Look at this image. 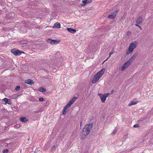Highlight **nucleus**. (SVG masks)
<instances>
[{"mask_svg":"<svg viewBox=\"0 0 153 153\" xmlns=\"http://www.w3.org/2000/svg\"><path fill=\"white\" fill-rule=\"evenodd\" d=\"M20 89V87L19 86H16L15 88V90L16 91H18Z\"/></svg>","mask_w":153,"mask_h":153,"instance_id":"28","label":"nucleus"},{"mask_svg":"<svg viewBox=\"0 0 153 153\" xmlns=\"http://www.w3.org/2000/svg\"><path fill=\"white\" fill-rule=\"evenodd\" d=\"M35 101V99H34V100H33V101Z\"/></svg>","mask_w":153,"mask_h":153,"instance_id":"39","label":"nucleus"},{"mask_svg":"<svg viewBox=\"0 0 153 153\" xmlns=\"http://www.w3.org/2000/svg\"><path fill=\"white\" fill-rule=\"evenodd\" d=\"M137 45V42L136 41L132 42L130 45L128 51L126 52V54L128 55L131 53L136 48Z\"/></svg>","mask_w":153,"mask_h":153,"instance_id":"3","label":"nucleus"},{"mask_svg":"<svg viewBox=\"0 0 153 153\" xmlns=\"http://www.w3.org/2000/svg\"><path fill=\"white\" fill-rule=\"evenodd\" d=\"M47 42L51 45H56L59 43L60 41L58 39H48L46 40Z\"/></svg>","mask_w":153,"mask_h":153,"instance_id":"5","label":"nucleus"},{"mask_svg":"<svg viewBox=\"0 0 153 153\" xmlns=\"http://www.w3.org/2000/svg\"><path fill=\"white\" fill-rule=\"evenodd\" d=\"M82 121H81V122H80V126H81V125H82Z\"/></svg>","mask_w":153,"mask_h":153,"instance_id":"38","label":"nucleus"},{"mask_svg":"<svg viewBox=\"0 0 153 153\" xmlns=\"http://www.w3.org/2000/svg\"><path fill=\"white\" fill-rule=\"evenodd\" d=\"M52 27L53 28H59L60 27V24L59 23L57 22Z\"/></svg>","mask_w":153,"mask_h":153,"instance_id":"15","label":"nucleus"},{"mask_svg":"<svg viewBox=\"0 0 153 153\" xmlns=\"http://www.w3.org/2000/svg\"><path fill=\"white\" fill-rule=\"evenodd\" d=\"M98 95L100 96L102 102H104L106 98L105 95L104 94H98Z\"/></svg>","mask_w":153,"mask_h":153,"instance_id":"9","label":"nucleus"},{"mask_svg":"<svg viewBox=\"0 0 153 153\" xmlns=\"http://www.w3.org/2000/svg\"><path fill=\"white\" fill-rule=\"evenodd\" d=\"M8 152V150L7 149H5L3 150V152L4 153H7Z\"/></svg>","mask_w":153,"mask_h":153,"instance_id":"31","label":"nucleus"},{"mask_svg":"<svg viewBox=\"0 0 153 153\" xmlns=\"http://www.w3.org/2000/svg\"><path fill=\"white\" fill-rule=\"evenodd\" d=\"M25 82L27 84L32 85L34 83L33 80L31 79H28L25 81Z\"/></svg>","mask_w":153,"mask_h":153,"instance_id":"14","label":"nucleus"},{"mask_svg":"<svg viewBox=\"0 0 153 153\" xmlns=\"http://www.w3.org/2000/svg\"><path fill=\"white\" fill-rule=\"evenodd\" d=\"M20 120L23 122H25L28 120V119H27L25 117H21L19 118Z\"/></svg>","mask_w":153,"mask_h":153,"instance_id":"17","label":"nucleus"},{"mask_svg":"<svg viewBox=\"0 0 153 153\" xmlns=\"http://www.w3.org/2000/svg\"><path fill=\"white\" fill-rule=\"evenodd\" d=\"M2 101L3 102V103L4 104H8L9 105H11L12 104V102L10 99L6 98L3 99Z\"/></svg>","mask_w":153,"mask_h":153,"instance_id":"8","label":"nucleus"},{"mask_svg":"<svg viewBox=\"0 0 153 153\" xmlns=\"http://www.w3.org/2000/svg\"><path fill=\"white\" fill-rule=\"evenodd\" d=\"M140 126V125L139 124H136L134 125L133 127L134 128H137Z\"/></svg>","mask_w":153,"mask_h":153,"instance_id":"30","label":"nucleus"},{"mask_svg":"<svg viewBox=\"0 0 153 153\" xmlns=\"http://www.w3.org/2000/svg\"><path fill=\"white\" fill-rule=\"evenodd\" d=\"M138 101H131V102L128 104V106H131L132 105H134L136 104L138 102Z\"/></svg>","mask_w":153,"mask_h":153,"instance_id":"18","label":"nucleus"},{"mask_svg":"<svg viewBox=\"0 0 153 153\" xmlns=\"http://www.w3.org/2000/svg\"><path fill=\"white\" fill-rule=\"evenodd\" d=\"M26 41H23L20 42V44L22 45L23 46H24V45H25L26 44Z\"/></svg>","mask_w":153,"mask_h":153,"instance_id":"22","label":"nucleus"},{"mask_svg":"<svg viewBox=\"0 0 153 153\" xmlns=\"http://www.w3.org/2000/svg\"><path fill=\"white\" fill-rule=\"evenodd\" d=\"M16 127H18V128L19 127V126H20L19 125V124L16 125Z\"/></svg>","mask_w":153,"mask_h":153,"instance_id":"34","label":"nucleus"},{"mask_svg":"<svg viewBox=\"0 0 153 153\" xmlns=\"http://www.w3.org/2000/svg\"><path fill=\"white\" fill-rule=\"evenodd\" d=\"M113 53L112 52H110L109 53V57H110V56H111V55L113 54Z\"/></svg>","mask_w":153,"mask_h":153,"instance_id":"33","label":"nucleus"},{"mask_svg":"<svg viewBox=\"0 0 153 153\" xmlns=\"http://www.w3.org/2000/svg\"><path fill=\"white\" fill-rule=\"evenodd\" d=\"M68 110V108L65 106L62 111V114L64 115L65 114Z\"/></svg>","mask_w":153,"mask_h":153,"instance_id":"19","label":"nucleus"},{"mask_svg":"<svg viewBox=\"0 0 153 153\" xmlns=\"http://www.w3.org/2000/svg\"><path fill=\"white\" fill-rule=\"evenodd\" d=\"M92 1H82V3H80V4L82 6L85 5L87 4L90 3Z\"/></svg>","mask_w":153,"mask_h":153,"instance_id":"12","label":"nucleus"},{"mask_svg":"<svg viewBox=\"0 0 153 153\" xmlns=\"http://www.w3.org/2000/svg\"><path fill=\"white\" fill-rule=\"evenodd\" d=\"M126 68H127V67L125 66L124 65H123L122 66L121 68V70L122 71L124 70Z\"/></svg>","mask_w":153,"mask_h":153,"instance_id":"23","label":"nucleus"},{"mask_svg":"<svg viewBox=\"0 0 153 153\" xmlns=\"http://www.w3.org/2000/svg\"><path fill=\"white\" fill-rule=\"evenodd\" d=\"M93 126V123L86 125L83 129L82 132L80 134L81 139H84L89 134Z\"/></svg>","mask_w":153,"mask_h":153,"instance_id":"1","label":"nucleus"},{"mask_svg":"<svg viewBox=\"0 0 153 153\" xmlns=\"http://www.w3.org/2000/svg\"><path fill=\"white\" fill-rule=\"evenodd\" d=\"M138 25V24H135V25L138 27H139V25Z\"/></svg>","mask_w":153,"mask_h":153,"instance_id":"36","label":"nucleus"},{"mask_svg":"<svg viewBox=\"0 0 153 153\" xmlns=\"http://www.w3.org/2000/svg\"><path fill=\"white\" fill-rule=\"evenodd\" d=\"M39 91L41 92H45L46 91V90L43 87L39 88Z\"/></svg>","mask_w":153,"mask_h":153,"instance_id":"21","label":"nucleus"},{"mask_svg":"<svg viewBox=\"0 0 153 153\" xmlns=\"http://www.w3.org/2000/svg\"><path fill=\"white\" fill-rule=\"evenodd\" d=\"M11 52L15 56L20 55L22 53H25L24 52L21 51L15 48L12 49L11 50Z\"/></svg>","mask_w":153,"mask_h":153,"instance_id":"4","label":"nucleus"},{"mask_svg":"<svg viewBox=\"0 0 153 153\" xmlns=\"http://www.w3.org/2000/svg\"><path fill=\"white\" fill-rule=\"evenodd\" d=\"M114 91V90H112L111 91V94H112V93H113V92Z\"/></svg>","mask_w":153,"mask_h":153,"instance_id":"37","label":"nucleus"},{"mask_svg":"<svg viewBox=\"0 0 153 153\" xmlns=\"http://www.w3.org/2000/svg\"><path fill=\"white\" fill-rule=\"evenodd\" d=\"M56 146L55 145H53V146H52L51 149V151L52 152L53 150H54L55 149V148Z\"/></svg>","mask_w":153,"mask_h":153,"instance_id":"25","label":"nucleus"},{"mask_svg":"<svg viewBox=\"0 0 153 153\" xmlns=\"http://www.w3.org/2000/svg\"><path fill=\"white\" fill-rule=\"evenodd\" d=\"M71 105L69 103V102H68L67 104L66 105H65V106L68 108H69V107H70V106H71Z\"/></svg>","mask_w":153,"mask_h":153,"instance_id":"27","label":"nucleus"},{"mask_svg":"<svg viewBox=\"0 0 153 153\" xmlns=\"http://www.w3.org/2000/svg\"><path fill=\"white\" fill-rule=\"evenodd\" d=\"M77 98V97H74L69 102V103L71 105H72L73 103L76 100Z\"/></svg>","mask_w":153,"mask_h":153,"instance_id":"16","label":"nucleus"},{"mask_svg":"<svg viewBox=\"0 0 153 153\" xmlns=\"http://www.w3.org/2000/svg\"><path fill=\"white\" fill-rule=\"evenodd\" d=\"M105 96L106 97V98L110 94L109 93H107V94H104Z\"/></svg>","mask_w":153,"mask_h":153,"instance_id":"32","label":"nucleus"},{"mask_svg":"<svg viewBox=\"0 0 153 153\" xmlns=\"http://www.w3.org/2000/svg\"><path fill=\"white\" fill-rule=\"evenodd\" d=\"M138 27L139 28H140L141 30H142V28H141V27L140 26H139V27Z\"/></svg>","mask_w":153,"mask_h":153,"instance_id":"35","label":"nucleus"},{"mask_svg":"<svg viewBox=\"0 0 153 153\" xmlns=\"http://www.w3.org/2000/svg\"><path fill=\"white\" fill-rule=\"evenodd\" d=\"M138 53H135L129 59L128 61H129V62L131 63L132 62L134 59H135V57L137 55Z\"/></svg>","mask_w":153,"mask_h":153,"instance_id":"11","label":"nucleus"},{"mask_svg":"<svg viewBox=\"0 0 153 153\" xmlns=\"http://www.w3.org/2000/svg\"><path fill=\"white\" fill-rule=\"evenodd\" d=\"M131 64V62H129V61H128L127 62H126L125 63H124L123 65H124L125 66V67H127V68Z\"/></svg>","mask_w":153,"mask_h":153,"instance_id":"20","label":"nucleus"},{"mask_svg":"<svg viewBox=\"0 0 153 153\" xmlns=\"http://www.w3.org/2000/svg\"><path fill=\"white\" fill-rule=\"evenodd\" d=\"M117 127H115L113 132V134H116L117 131Z\"/></svg>","mask_w":153,"mask_h":153,"instance_id":"24","label":"nucleus"},{"mask_svg":"<svg viewBox=\"0 0 153 153\" xmlns=\"http://www.w3.org/2000/svg\"><path fill=\"white\" fill-rule=\"evenodd\" d=\"M143 23L142 17L141 16H139L136 21V23L137 24H142Z\"/></svg>","mask_w":153,"mask_h":153,"instance_id":"10","label":"nucleus"},{"mask_svg":"<svg viewBox=\"0 0 153 153\" xmlns=\"http://www.w3.org/2000/svg\"><path fill=\"white\" fill-rule=\"evenodd\" d=\"M45 65V66L42 68V70H44L46 72H48L52 70V68L50 66H49V65Z\"/></svg>","mask_w":153,"mask_h":153,"instance_id":"7","label":"nucleus"},{"mask_svg":"<svg viewBox=\"0 0 153 153\" xmlns=\"http://www.w3.org/2000/svg\"><path fill=\"white\" fill-rule=\"evenodd\" d=\"M119 11V10L117 9L114 12H112L111 14H109L108 16V18L111 19H114L117 13Z\"/></svg>","mask_w":153,"mask_h":153,"instance_id":"6","label":"nucleus"},{"mask_svg":"<svg viewBox=\"0 0 153 153\" xmlns=\"http://www.w3.org/2000/svg\"><path fill=\"white\" fill-rule=\"evenodd\" d=\"M67 30L68 32L72 33H74L76 32L75 29H72L71 28H67Z\"/></svg>","mask_w":153,"mask_h":153,"instance_id":"13","label":"nucleus"},{"mask_svg":"<svg viewBox=\"0 0 153 153\" xmlns=\"http://www.w3.org/2000/svg\"><path fill=\"white\" fill-rule=\"evenodd\" d=\"M131 34V32H130V31H128V32H127V33H126V35L128 36H130Z\"/></svg>","mask_w":153,"mask_h":153,"instance_id":"29","label":"nucleus"},{"mask_svg":"<svg viewBox=\"0 0 153 153\" xmlns=\"http://www.w3.org/2000/svg\"><path fill=\"white\" fill-rule=\"evenodd\" d=\"M105 71V69L102 68L100 71L97 72L94 76L92 80V83H94L97 82L99 79L102 76Z\"/></svg>","mask_w":153,"mask_h":153,"instance_id":"2","label":"nucleus"},{"mask_svg":"<svg viewBox=\"0 0 153 153\" xmlns=\"http://www.w3.org/2000/svg\"><path fill=\"white\" fill-rule=\"evenodd\" d=\"M39 101L40 102H42L44 101V99L43 97H39Z\"/></svg>","mask_w":153,"mask_h":153,"instance_id":"26","label":"nucleus"}]
</instances>
